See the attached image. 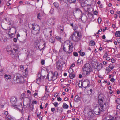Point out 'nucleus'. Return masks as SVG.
<instances>
[{
  "label": "nucleus",
  "mask_w": 120,
  "mask_h": 120,
  "mask_svg": "<svg viewBox=\"0 0 120 120\" xmlns=\"http://www.w3.org/2000/svg\"><path fill=\"white\" fill-rule=\"evenodd\" d=\"M41 79L40 78H37L36 80V82L38 84L39 83Z\"/></svg>",
  "instance_id": "7c9ffc66"
},
{
  "label": "nucleus",
  "mask_w": 120,
  "mask_h": 120,
  "mask_svg": "<svg viewBox=\"0 0 120 120\" xmlns=\"http://www.w3.org/2000/svg\"><path fill=\"white\" fill-rule=\"evenodd\" d=\"M55 110V109L54 108H52L51 109V110L52 112H54Z\"/></svg>",
  "instance_id": "e2e57ef3"
},
{
  "label": "nucleus",
  "mask_w": 120,
  "mask_h": 120,
  "mask_svg": "<svg viewBox=\"0 0 120 120\" xmlns=\"http://www.w3.org/2000/svg\"><path fill=\"white\" fill-rule=\"evenodd\" d=\"M86 82H82V81H81V84H80L82 86V87L83 86V84H85Z\"/></svg>",
  "instance_id": "3c124183"
},
{
  "label": "nucleus",
  "mask_w": 120,
  "mask_h": 120,
  "mask_svg": "<svg viewBox=\"0 0 120 120\" xmlns=\"http://www.w3.org/2000/svg\"><path fill=\"white\" fill-rule=\"evenodd\" d=\"M63 107L64 109H68V105L66 103H64L63 104Z\"/></svg>",
  "instance_id": "2eb2a0df"
},
{
  "label": "nucleus",
  "mask_w": 120,
  "mask_h": 120,
  "mask_svg": "<svg viewBox=\"0 0 120 120\" xmlns=\"http://www.w3.org/2000/svg\"><path fill=\"white\" fill-rule=\"evenodd\" d=\"M103 66L102 64L101 63H100L97 67V69L98 71L100 70Z\"/></svg>",
  "instance_id": "9b49d317"
},
{
  "label": "nucleus",
  "mask_w": 120,
  "mask_h": 120,
  "mask_svg": "<svg viewBox=\"0 0 120 120\" xmlns=\"http://www.w3.org/2000/svg\"><path fill=\"white\" fill-rule=\"evenodd\" d=\"M81 81H79L78 83L79 86L80 88H82V86L81 85Z\"/></svg>",
  "instance_id": "49530a36"
},
{
  "label": "nucleus",
  "mask_w": 120,
  "mask_h": 120,
  "mask_svg": "<svg viewBox=\"0 0 120 120\" xmlns=\"http://www.w3.org/2000/svg\"><path fill=\"white\" fill-rule=\"evenodd\" d=\"M4 113L5 115L7 116L8 115V112L7 111H5Z\"/></svg>",
  "instance_id": "864d4df0"
},
{
  "label": "nucleus",
  "mask_w": 120,
  "mask_h": 120,
  "mask_svg": "<svg viewBox=\"0 0 120 120\" xmlns=\"http://www.w3.org/2000/svg\"><path fill=\"white\" fill-rule=\"evenodd\" d=\"M117 108L120 110V104H119L117 106Z\"/></svg>",
  "instance_id": "5fc2aeb1"
},
{
  "label": "nucleus",
  "mask_w": 120,
  "mask_h": 120,
  "mask_svg": "<svg viewBox=\"0 0 120 120\" xmlns=\"http://www.w3.org/2000/svg\"><path fill=\"white\" fill-rule=\"evenodd\" d=\"M115 35L116 37H120V31H116L115 33Z\"/></svg>",
  "instance_id": "dca6fc26"
},
{
  "label": "nucleus",
  "mask_w": 120,
  "mask_h": 120,
  "mask_svg": "<svg viewBox=\"0 0 120 120\" xmlns=\"http://www.w3.org/2000/svg\"><path fill=\"white\" fill-rule=\"evenodd\" d=\"M74 75L72 74H69V77L71 79H72L74 77Z\"/></svg>",
  "instance_id": "cd10ccee"
},
{
  "label": "nucleus",
  "mask_w": 120,
  "mask_h": 120,
  "mask_svg": "<svg viewBox=\"0 0 120 120\" xmlns=\"http://www.w3.org/2000/svg\"><path fill=\"white\" fill-rule=\"evenodd\" d=\"M42 16L41 14L40 13H38V14L37 18L38 19L40 20L41 19V17Z\"/></svg>",
  "instance_id": "393cba45"
},
{
  "label": "nucleus",
  "mask_w": 120,
  "mask_h": 120,
  "mask_svg": "<svg viewBox=\"0 0 120 120\" xmlns=\"http://www.w3.org/2000/svg\"><path fill=\"white\" fill-rule=\"evenodd\" d=\"M75 13H79L81 14V18H82L81 19L83 22H85L87 20V17L85 15L83 16V17H82V13L81 11L79 8H76L75 10L73 11V15L74 16H75L74 14Z\"/></svg>",
  "instance_id": "39448f33"
},
{
  "label": "nucleus",
  "mask_w": 120,
  "mask_h": 120,
  "mask_svg": "<svg viewBox=\"0 0 120 120\" xmlns=\"http://www.w3.org/2000/svg\"><path fill=\"white\" fill-rule=\"evenodd\" d=\"M41 63L42 65H43L44 64L45 61L44 60H42L41 61Z\"/></svg>",
  "instance_id": "a18cd8bd"
},
{
  "label": "nucleus",
  "mask_w": 120,
  "mask_h": 120,
  "mask_svg": "<svg viewBox=\"0 0 120 120\" xmlns=\"http://www.w3.org/2000/svg\"><path fill=\"white\" fill-rule=\"evenodd\" d=\"M114 16L115 18H116L117 17L118 15L116 14H114Z\"/></svg>",
  "instance_id": "69168bd1"
},
{
  "label": "nucleus",
  "mask_w": 120,
  "mask_h": 120,
  "mask_svg": "<svg viewBox=\"0 0 120 120\" xmlns=\"http://www.w3.org/2000/svg\"><path fill=\"white\" fill-rule=\"evenodd\" d=\"M95 44V43L94 41L91 40L90 41L89 43L90 45L91 46L94 45Z\"/></svg>",
  "instance_id": "6ab92c4d"
},
{
  "label": "nucleus",
  "mask_w": 120,
  "mask_h": 120,
  "mask_svg": "<svg viewBox=\"0 0 120 120\" xmlns=\"http://www.w3.org/2000/svg\"><path fill=\"white\" fill-rule=\"evenodd\" d=\"M53 104L55 107H57L58 105V103L56 102L53 103Z\"/></svg>",
  "instance_id": "4c0bfd02"
},
{
  "label": "nucleus",
  "mask_w": 120,
  "mask_h": 120,
  "mask_svg": "<svg viewBox=\"0 0 120 120\" xmlns=\"http://www.w3.org/2000/svg\"><path fill=\"white\" fill-rule=\"evenodd\" d=\"M106 70L109 71H111L109 66L106 68Z\"/></svg>",
  "instance_id": "13d9d810"
},
{
  "label": "nucleus",
  "mask_w": 120,
  "mask_h": 120,
  "mask_svg": "<svg viewBox=\"0 0 120 120\" xmlns=\"http://www.w3.org/2000/svg\"><path fill=\"white\" fill-rule=\"evenodd\" d=\"M104 98V96L102 95H100L98 96L99 100L98 102L100 106L98 108L99 111L98 113L96 114L97 115L99 114L100 112L103 111L104 110L103 109V99Z\"/></svg>",
  "instance_id": "f03ea898"
},
{
  "label": "nucleus",
  "mask_w": 120,
  "mask_h": 120,
  "mask_svg": "<svg viewBox=\"0 0 120 120\" xmlns=\"http://www.w3.org/2000/svg\"><path fill=\"white\" fill-rule=\"evenodd\" d=\"M85 54V53L83 52H82L80 54L82 56H84Z\"/></svg>",
  "instance_id": "603ef678"
},
{
  "label": "nucleus",
  "mask_w": 120,
  "mask_h": 120,
  "mask_svg": "<svg viewBox=\"0 0 120 120\" xmlns=\"http://www.w3.org/2000/svg\"><path fill=\"white\" fill-rule=\"evenodd\" d=\"M109 101L107 99L106 101L104 103V105L106 107H108L109 105Z\"/></svg>",
  "instance_id": "4468645a"
},
{
  "label": "nucleus",
  "mask_w": 120,
  "mask_h": 120,
  "mask_svg": "<svg viewBox=\"0 0 120 120\" xmlns=\"http://www.w3.org/2000/svg\"><path fill=\"white\" fill-rule=\"evenodd\" d=\"M117 42L118 43H120V38H118L117 39Z\"/></svg>",
  "instance_id": "774afa93"
},
{
  "label": "nucleus",
  "mask_w": 120,
  "mask_h": 120,
  "mask_svg": "<svg viewBox=\"0 0 120 120\" xmlns=\"http://www.w3.org/2000/svg\"><path fill=\"white\" fill-rule=\"evenodd\" d=\"M32 29L31 32L32 34L38 36L40 33V26L38 25H31Z\"/></svg>",
  "instance_id": "20e7f679"
},
{
  "label": "nucleus",
  "mask_w": 120,
  "mask_h": 120,
  "mask_svg": "<svg viewBox=\"0 0 120 120\" xmlns=\"http://www.w3.org/2000/svg\"><path fill=\"white\" fill-rule=\"evenodd\" d=\"M73 55L75 56H78V54L76 52H74L73 53Z\"/></svg>",
  "instance_id": "a19ab883"
},
{
  "label": "nucleus",
  "mask_w": 120,
  "mask_h": 120,
  "mask_svg": "<svg viewBox=\"0 0 120 120\" xmlns=\"http://www.w3.org/2000/svg\"><path fill=\"white\" fill-rule=\"evenodd\" d=\"M108 55V54L106 52L105 53V54L103 57V58H107L108 57L107 56Z\"/></svg>",
  "instance_id": "e433bc0d"
},
{
  "label": "nucleus",
  "mask_w": 120,
  "mask_h": 120,
  "mask_svg": "<svg viewBox=\"0 0 120 120\" xmlns=\"http://www.w3.org/2000/svg\"><path fill=\"white\" fill-rule=\"evenodd\" d=\"M49 94V93L48 91H46L45 92L44 96L46 97H48V95Z\"/></svg>",
  "instance_id": "473e14b6"
},
{
  "label": "nucleus",
  "mask_w": 120,
  "mask_h": 120,
  "mask_svg": "<svg viewBox=\"0 0 120 120\" xmlns=\"http://www.w3.org/2000/svg\"><path fill=\"white\" fill-rule=\"evenodd\" d=\"M37 75L38 76V78H41V75L40 74H38Z\"/></svg>",
  "instance_id": "09e8293b"
},
{
  "label": "nucleus",
  "mask_w": 120,
  "mask_h": 120,
  "mask_svg": "<svg viewBox=\"0 0 120 120\" xmlns=\"http://www.w3.org/2000/svg\"><path fill=\"white\" fill-rule=\"evenodd\" d=\"M38 93L37 92L35 93L34 94H33V96L34 97L38 95Z\"/></svg>",
  "instance_id": "de8ad7c7"
},
{
  "label": "nucleus",
  "mask_w": 120,
  "mask_h": 120,
  "mask_svg": "<svg viewBox=\"0 0 120 120\" xmlns=\"http://www.w3.org/2000/svg\"><path fill=\"white\" fill-rule=\"evenodd\" d=\"M111 61L112 63H114L115 62V60L114 59H112L111 60Z\"/></svg>",
  "instance_id": "680f3d73"
},
{
  "label": "nucleus",
  "mask_w": 120,
  "mask_h": 120,
  "mask_svg": "<svg viewBox=\"0 0 120 120\" xmlns=\"http://www.w3.org/2000/svg\"><path fill=\"white\" fill-rule=\"evenodd\" d=\"M74 33H76L77 34V36L78 37H80L81 36V33L79 31L75 32Z\"/></svg>",
  "instance_id": "a211bd4d"
},
{
  "label": "nucleus",
  "mask_w": 120,
  "mask_h": 120,
  "mask_svg": "<svg viewBox=\"0 0 120 120\" xmlns=\"http://www.w3.org/2000/svg\"><path fill=\"white\" fill-rule=\"evenodd\" d=\"M71 37L72 40L75 42L78 41L79 40V38L77 36L76 33H74L73 35L71 36Z\"/></svg>",
  "instance_id": "6e6552de"
},
{
  "label": "nucleus",
  "mask_w": 120,
  "mask_h": 120,
  "mask_svg": "<svg viewBox=\"0 0 120 120\" xmlns=\"http://www.w3.org/2000/svg\"><path fill=\"white\" fill-rule=\"evenodd\" d=\"M24 81V79L23 76L19 74L17 75L16 80H14V83L16 84L18 83H23Z\"/></svg>",
  "instance_id": "423d86ee"
},
{
  "label": "nucleus",
  "mask_w": 120,
  "mask_h": 120,
  "mask_svg": "<svg viewBox=\"0 0 120 120\" xmlns=\"http://www.w3.org/2000/svg\"><path fill=\"white\" fill-rule=\"evenodd\" d=\"M8 24L9 25H11L13 24V22L12 20H10L8 22Z\"/></svg>",
  "instance_id": "b1692460"
},
{
  "label": "nucleus",
  "mask_w": 120,
  "mask_h": 120,
  "mask_svg": "<svg viewBox=\"0 0 120 120\" xmlns=\"http://www.w3.org/2000/svg\"><path fill=\"white\" fill-rule=\"evenodd\" d=\"M13 41L15 42H17V39L16 38H14L13 39Z\"/></svg>",
  "instance_id": "052dcab7"
},
{
  "label": "nucleus",
  "mask_w": 120,
  "mask_h": 120,
  "mask_svg": "<svg viewBox=\"0 0 120 120\" xmlns=\"http://www.w3.org/2000/svg\"><path fill=\"white\" fill-rule=\"evenodd\" d=\"M60 32L61 33H62L63 34L64 33V31L63 28L62 29H61L60 30Z\"/></svg>",
  "instance_id": "8fccbe9b"
},
{
  "label": "nucleus",
  "mask_w": 120,
  "mask_h": 120,
  "mask_svg": "<svg viewBox=\"0 0 120 120\" xmlns=\"http://www.w3.org/2000/svg\"><path fill=\"white\" fill-rule=\"evenodd\" d=\"M82 75L85 76L90 75L92 70L91 66L89 63L85 64L83 67Z\"/></svg>",
  "instance_id": "f257e3e1"
},
{
  "label": "nucleus",
  "mask_w": 120,
  "mask_h": 120,
  "mask_svg": "<svg viewBox=\"0 0 120 120\" xmlns=\"http://www.w3.org/2000/svg\"><path fill=\"white\" fill-rule=\"evenodd\" d=\"M73 47V44L71 42L69 43V51L68 52H67V53H71L72 52V49Z\"/></svg>",
  "instance_id": "1a4fd4ad"
},
{
  "label": "nucleus",
  "mask_w": 120,
  "mask_h": 120,
  "mask_svg": "<svg viewBox=\"0 0 120 120\" xmlns=\"http://www.w3.org/2000/svg\"><path fill=\"white\" fill-rule=\"evenodd\" d=\"M55 39L53 37L49 39V41L51 43H53Z\"/></svg>",
  "instance_id": "412c9836"
},
{
  "label": "nucleus",
  "mask_w": 120,
  "mask_h": 120,
  "mask_svg": "<svg viewBox=\"0 0 120 120\" xmlns=\"http://www.w3.org/2000/svg\"><path fill=\"white\" fill-rule=\"evenodd\" d=\"M20 105H21V106L22 109V111H23L24 107V108H26V105H24L23 103V104L24 105V106H23L24 107H22V104H21V103H20Z\"/></svg>",
  "instance_id": "c756f323"
},
{
  "label": "nucleus",
  "mask_w": 120,
  "mask_h": 120,
  "mask_svg": "<svg viewBox=\"0 0 120 120\" xmlns=\"http://www.w3.org/2000/svg\"><path fill=\"white\" fill-rule=\"evenodd\" d=\"M17 51V49H15L13 48V49H11L9 51H7L8 53V54H10L11 56L13 58L15 57V54L16 52Z\"/></svg>",
  "instance_id": "0eeeda50"
},
{
  "label": "nucleus",
  "mask_w": 120,
  "mask_h": 120,
  "mask_svg": "<svg viewBox=\"0 0 120 120\" xmlns=\"http://www.w3.org/2000/svg\"><path fill=\"white\" fill-rule=\"evenodd\" d=\"M55 38L58 41L61 42V38L59 36H56L55 37Z\"/></svg>",
  "instance_id": "c85d7f7f"
},
{
  "label": "nucleus",
  "mask_w": 120,
  "mask_h": 120,
  "mask_svg": "<svg viewBox=\"0 0 120 120\" xmlns=\"http://www.w3.org/2000/svg\"><path fill=\"white\" fill-rule=\"evenodd\" d=\"M4 75V73L3 70H1L0 71V75L1 76H3Z\"/></svg>",
  "instance_id": "2f4dec72"
},
{
  "label": "nucleus",
  "mask_w": 120,
  "mask_h": 120,
  "mask_svg": "<svg viewBox=\"0 0 120 120\" xmlns=\"http://www.w3.org/2000/svg\"><path fill=\"white\" fill-rule=\"evenodd\" d=\"M115 101L117 104L120 103V99H117Z\"/></svg>",
  "instance_id": "72a5a7b5"
},
{
  "label": "nucleus",
  "mask_w": 120,
  "mask_h": 120,
  "mask_svg": "<svg viewBox=\"0 0 120 120\" xmlns=\"http://www.w3.org/2000/svg\"><path fill=\"white\" fill-rule=\"evenodd\" d=\"M20 69L21 70H23L24 69V67L23 66L21 65L20 66Z\"/></svg>",
  "instance_id": "bf43d9fd"
},
{
  "label": "nucleus",
  "mask_w": 120,
  "mask_h": 120,
  "mask_svg": "<svg viewBox=\"0 0 120 120\" xmlns=\"http://www.w3.org/2000/svg\"><path fill=\"white\" fill-rule=\"evenodd\" d=\"M61 67V66L60 65H57L56 66V68L58 69H59Z\"/></svg>",
  "instance_id": "6e6d98bb"
},
{
  "label": "nucleus",
  "mask_w": 120,
  "mask_h": 120,
  "mask_svg": "<svg viewBox=\"0 0 120 120\" xmlns=\"http://www.w3.org/2000/svg\"><path fill=\"white\" fill-rule=\"evenodd\" d=\"M115 79L113 78H111L110 79V81L112 82H114Z\"/></svg>",
  "instance_id": "c03bdc74"
},
{
  "label": "nucleus",
  "mask_w": 120,
  "mask_h": 120,
  "mask_svg": "<svg viewBox=\"0 0 120 120\" xmlns=\"http://www.w3.org/2000/svg\"><path fill=\"white\" fill-rule=\"evenodd\" d=\"M109 67L111 71L114 68V67L113 66H111V65H110Z\"/></svg>",
  "instance_id": "ea45409f"
},
{
  "label": "nucleus",
  "mask_w": 120,
  "mask_h": 120,
  "mask_svg": "<svg viewBox=\"0 0 120 120\" xmlns=\"http://www.w3.org/2000/svg\"><path fill=\"white\" fill-rule=\"evenodd\" d=\"M101 20H102L101 19V18L99 17L98 18V22L99 24H100L101 23Z\"/></svg>",
  "instance_id": "f704fd0d"
},
{
  "label": "nucleus",
  "mask_w": 120,
  "mask_h": 120,
  "mask_svg": "<svg viewBox=\"0 0 120 120\" xmlns=\"http://www.w3.org/2000/svg\"><path fill=\"white\" fill-rule=\"evenodd\" d=\"M50 19L51 20L53 21H52L53 22H55V21L56 20V19L54 17L51 18Z\"/></svg>",
  "instance_id": "58836bf2"
},
{
  "label": "nucleus",
  "mask_w": 120,
  "mask_h": 120,
  "mask_svg": "<svg viewBox=\"0 0 120 120\" xmlns=\"http://www.w3.org/2000/svg\"><path fill=\"white\" fill-rule=\"evenodd\" d=\"M54 6L56 8H57L59 6V4L57 2H54Z\"/></svg>",
  "instance_id": "5701e85b"
},
{
  "label": "nucleus",
  "mask_w": 120,
  "mask_h": 120,
  "mask_svg": "<svg viewBox=\"0 0 120 120\" xmlns=\"http://www.w3.org/2000/svg\"><path fill=\"white\" fill-rule=\"evenodd\" d=\"M4 77L7 79H10L11 78V75L5 74L4 75Z\"/></svg>",
  "instance_id": "ddd939ff"
},
{
  "label": "nucleus",
  "mask_w": 120,
  "mask_h": 120,
  "mask_svg": "<svg viewBox=\"0 0 120 120\" xmlns=\"http://www.w3.org/2000/svg\"><path fill=\"white\" fill-rule=\"evenodd\" d=\"M109 119L106 120H114V117H113L110 115L109 116Z\"/></svg>",
  "instance_id": "f3484780"
},
{
  "label": "nucleus",
  "mask_w": 120,
  "mask_h": 120,
  "mask_svg": "<svg viewBox=\"0 0 120 120\" xmlns=\"http://www.w3.org/2000/svg\"><path fill=\"white\" fill-rule=\"evenodd\" d=\"M93 112L91 110H89V112L88 113V115L90 117H91L92 116Z\"/></svg>",
  "instance_id": "aec40b11"
},
{
  "label": "nucleus",
  "mask_w": 120,
  "mask_h": 120,
  "mask_svg": "<svg viewBox=\"0 0 120 120\" xmlns=\"http://www.w3.org/2000/svg\"><path fill=\"white\" fill-rule=\"evenodd\" d=\"M32 103L33 104H37V101H36L34 100L32 101Z\"/></svg>",
  "instance_id": "4d7b16f0"
},
{
  "label": "nucleus",
  "mask_w": 120,
  "mask_h": 120,
  "mask_svg": "<svg viewBox=\"0 0 120 120\" xmlns=\"http://www.w3.org/2000/svg\"><path fill=\"white\" fill-rule=\"evenodd\" d=\"M57 100L58 101H61L62 99L60 97H57Z\"/></svg>",
  "instance_id": "79ce46f5"
},
{
  "label": "nucleus",
  "mask_w": 120,
  "mask_h": 120,
  "mask_svg": "<svg viewBox=\"0 0 120 120\" xmlns=\"http://www.w3.org/2000/svg\"><path fill=\"white\" fill-rule=\"evenodd\" d=\"M68 1L70 3H75L76 2V1L75 0H69Z\"/></svg>",
  "instance_id": "bb28decb"
},
{
  "label": "nucleus",
  "mask_w": 120,
  "mask_h": 120,
  "mask_svg": "<svg viewBox=\"0 0 120 120\" xmlns=\"http://www.w3.org/2000/svg\"><path fill=\"white\" fill-rule=\"evenodd\" d=\"M24 76L25 77H26L27 75V73L26 72H23L22 73Z\"/></svg>",
  "instance_id": "c9c22d12"
},
{
  "label": "nucleus",
  "mask_w": 120,
  "mask_h": 120,
  "mask_svg": "<svg viewBox=\"0 0 120 120\" xmlns=\"http://www.w3.org/2000/svg\"><path fill=\"white\" fill-rule=\"evenodd\" d=\"M103 63L104 65H105L107 64V62L106 61H104L103 62Z\"/></svg>",
  "instance_id": "0e129e2a"
},
{
  "label": "nucleus",
  "mask_w": 120,
  "mask_h": 120,
  "mask_svg": "<svg viewBox=\"0 0 120 120\" xmlns=\"http://www.w3.org/2000/svg\"><path fill=\"white\" fill-rule=\"evenodd\" d=\"M63 51H64L67 54L70 53H67V52H68V51H66V49L64 47V45H63Z\"/></svg>",
  "instance_id": "4be33fe9"
},
{
  "label": "nucleus",
  "mask_w": 120,
  "mask_h": 120,
  "mask_svg": "<svg viewBox=\"0 0 120 120\" xmlns=\"http://www.w3.org/2000/svg\"><path fill=\"white\" fill-rule=\"evenodd\" d=\"M80 100V97L78 95L76 96L74 98V100L76 102H77L79 101Z\"/></svg>",
  "instance_id": "f8f14e48"
},
{
  "label": "nucleus",
  "mask_w": 120,
  "mask_h": 120,
  "mask_svg": "<svg viewBox=\"0 0 120 120\" xmlns=\"http://www.w3.org/2000/svg\"><path fill=\"white\" fill-rule=\"evenodd\" d=\"M10 101L13 104L15 103L17 101L16 98L15 97H12L10 100Z\"/></svg>",
  "instance_id": "9d476101"
},
{
  "label": "nucleus",
  "mask_w": 120,
  "mask_h": 120,
  "mask_svg": "<svg viewBox=\"0 0 120 120\" xmlns=\"http://www.w3.org/2000/svg\"><path fill=\"white\" fill-rule=\"evenodd\" d=\"M25 96V94L24 93L22 94L21 95V99L24 98V97Z\"/></svg>",
  "instance_id": "37998d69"
},
{
  "label": "nucleus",
  "mask_w": 120,
  "mask_h": 120,
  "mask_svg": "<svg viewBox=\"0 0 120 120\" xmlns=\"http://www.w3.org/2000/svg\"><path fill=\"white\" fill-rule=\"evenodd\" d=\"M58 73L57 71H55L54 73L51 72L48 73L46 78L49 81H54L57 78Z\"/></svg>",
  "instance_id": "7ed1b4c3"
},
{
  "label": "nucleus",
  "mask_w": 120,
  "mask_h": 120,
  "mask_svg": "<svg viewBox=\"0 0 120 120\" xmlns=\"http://www.w3.org/2000/svg\"><path fill=\"white\" fill-rule=\"evenodd\" d=\"M68 72L70 74H72L73 72V70L71 68L69 69L68 70Z\"/></svg>",
  "instance_id": "a878e982"
},
{
  "label": "nucleus",
  "mask_w": 120,
  "mask_h": 120,
  "mask_svg": "<svg viewBox=\"0 0 120 120\" xmlns=\"http://www.w3.org/2000/svg\"><path fill=\"white\" fill-rule=\"evenodd\" d=\"M94 14L96 15H97L98 14V11L96 10L94 12Z\"/></svg>",
  "instance_id": "338daca9"
}]
</instances>
